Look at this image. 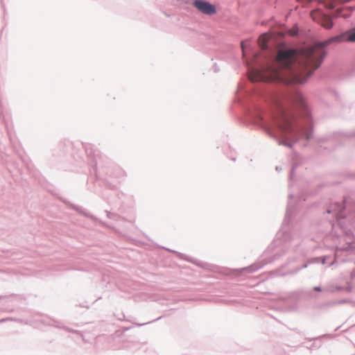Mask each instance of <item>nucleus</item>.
I'll return each mask as SVG.
<instances>
[{
	"label": "nucleus",
	"instance_id": "f257e3e1",
	"mask_svg": "<svg viewBox=\"0 0 355 355\" xmlns=\"http://www.w3.org/2000/svg\"><path fill=\"white\" fill-rule=\"evenodd\" d=\"M325 55L324 45L318 44L300 50H280L277 63L267 69L255 70L252 81L278 80L287 83H302L320 64Z\"/></svg>",
	"mask_w": 355,
	"mask_h": 355
},
{
	"label": "nucleus",
	"instance_id": "f03ea898",
	"mask_svg": "<svg viewBox=\"0 0 355 355\" xmlns=\"http://www.w3.org/2000/svg\"><path fill=\"white\" fill-rule=\"evenodd\" d=\"M311 16L314 21H317L323 27L331 28L332 26V20L329 14L322 13L320 10L311 12Z\"/></svg>",
	"mask_w": 355,
	"mask_h": 355
},
{
	"label": "nucleus",
	"instance_id": "7ed1b4c3",
	"mask_svg": "<svg viewBox=\"0 0 355 355\" xmlns=\"http://www.w3.org/2000/svg\"><path fill=\"white\" fill-rule=\"evenodd\" d=\"M193 6L201 12L206 15H214L216 13V8L207 1L196 0Z\"/></svg>",
	"mask_w": 355,
	"mask_h": 355
},
{
	"label": "nucleus",
	"instance_id": "20e7f679",
	"mask_svg": "<svg viewBox=\"0 0 355 355\" xmlns=\"http://www.w3.org/2000/svg\"><path fill=\"white\" fill-rule=\"evenodd\" d=\"M280 128L285 132H289L293 131V121L286 116H283L282 123L280 124Z\"/></svg>",
	"mask_w": 355,
	"mask_h": 355
},
{
	"label": "nucleus",
	"instance_id": "39448f33",
	"mask_svg": "<svg viewBox=\"0 0 355 355\" xmlns=\"http://www.w3.org/2000/svg\"><path fill=\"white\" fill-rule=\"evenodd\" d=\"M270 36L267 33L262 34L258 40L259 45L263 49L266 48V44L268 42Z\"/></svg>",
	"mask_w": 355,
	"mask_h": 355
},
{
	"label": "nucleus",
	"instance_id": "423d86ee",
	"mask_svg": "<svg viewBox=\"0 0 355 355\" xmlns=\"http://www.w3.org/2000/svg\"><path fill=\"white\" fill-rule=\"evenodd\" d=\"M295 101H296V103H297L299 105L302 106V107H305V101L304 97L301 94H297Z\"/></svg>",
	"mask_w": 355,
	"mask_h": 355
},
{
	"label": "nucleus",
	"instance_id": "0eeeda50",
	"mask_svg": "<svg viewBox=\"0 0 355 355\" xmlns=\"http://www.w3.org/2000/svg\"><path fill=\"white\" fill-rule=\"evenodd\" d=\"M345 10L343 8H337L336 11H334V17L336 16H343L344 17H347V14H342L343 11Z\"/></svg>",
	"mask_w": 355,
	"mask_h": 355
},
{
	"label": "nucleus",
	"instance_id": "6e6552de",
	"mask_svg": "<svg viewBox=\"0 0 355 355\" xmlns=\"http://www.w3.org/2000/svg\"><path fill=\"white\" fill-rule=\"evenodd\" d=\"M302 134L306 137V139H309L311 137V132L308 130H302Z\"/></svg>",
	"mask_w": 355,
	"mask_h": 355
},
{
	"label": "nucleus",
	"instance_id": "1a4fd4ad",
	"mask_svg": "<svg viewBox=\"0 0 355 355\" xmlns=\"http://www.w3.org/2000/svg\"><path fill=\"white\" fill-rule=\"evenodd\" d=\"M347 40L350 42H355V31L349 33L347 37Z\"/></svg>",
	"mask_w": 355,
	"mask_h": 355
},
{
	"label": "nucleus",
	"instance_id": "9d476101",
	"mask_svg": "<svg viewBox=\"0 0 355 355\" xmlns=\"http://www.w3.org/2000/svg\"><path fill=\"white\" fill-rule=\"evenodd\" d=\"M314 290L316 291H321V288L319 286L314 287Z\"/></svg>",
	"mask_w": 355,
	"mask_h": 355
},
{
	"label": "nucleus",
	"instance_id": "9b49d317",
	"mask_svg": "<svg viewBox=\"0 0 355 355\" xmlns=\"http://www.w3.org/2000/svg\"><path fill=\"white\" fill-rule=\"evenodd\" d=\"M290 33H291V35H295V34H296V32H295V31H291Z\"/></svg>",
	"mask_w": 355,
	"mask_h": 355
},
{
	"label": "nucleus",
	"instance_id": "f8f14e48",
	"mask_svg": "<svg viewBox=\"0 0 355 355\" xmlns=\"http://www.w3.org/2000/svg\"><path fill=\"white\" fill-rule=\"evenodd\" d=\"M241 48H242V50L243 51H244V44H243V42L241 43Z\"/></svg>",
	"mask_w": 355,
	"mask_h": 355
}]
</instances>
